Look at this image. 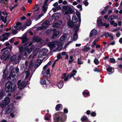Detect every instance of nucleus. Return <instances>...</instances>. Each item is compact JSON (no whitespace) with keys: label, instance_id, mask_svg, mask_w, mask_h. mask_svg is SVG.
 <instances>
[{"label":"nucleus","instance_id":"obj_1","mask_svg":"<svg viewBox=\"0 0 122 122\" xmlns=\"http://www.w3.org/2000/svg\"><path fill=\"white\" fill-rule=\"evenodd\" d=\"M67 116L62 112H59L56 113L55 122H64L66 120Z\"/></svg>","mask_w":122,"mask_h":122},{"label":"nucleus","instance_id":"obj_2","mask_svg":"<svg viewBox=\"0 0 122 122\" xmlns=\"http://www.w3.org/2000/svg\"><path fill=\"white\" fill-rule=\"evenodd\" d=\"M16 88L15 84L8 81L5 84V89L6 92H12L15 90Z\"/></svg>","mask_w":122,"mask_h":122},{"label":"nucleus","instance_id":"obj_3","mask_svg":"<svg viewBox=\"0 0 122 122\" xmlns=\"http://www.w3.org/2000/svg\"><path fill=\"white\" fill-rule=\"evenodd\" d=\"M77 72V71L75 69H74L73 70L72 73L70 75L68 74L66 76V73H64L61 76L62 79L64 78V81H68V78H70L76 75Z\"/></svg>","mask_w":122,"mask_h":122},{"label":"nucleus","instance_id":"obj_4","mask_svg":"<svg viewBox=\"0 0 122 122\" xmlns=\"http://www.w3.org/2000/svg\"><path fill=\"white\" fill-rule=\"evenodd\" d=\"M63 9L66 10L65 13V15L71 14L73 13L74 10L72 9L70 6L67 5L63 6L62 7Z\"/></svg>","mask_w":122,"mask_h":122},{"label":"nucleus","instance_id":"obj_5","mask_svg":"<svg viewBox=\"0 0 122 122\" xmlns=\"http://www.w3.org/2000/svg\"><path fill=\"white\" fill-rule=\"evenodd\" d=\"M80 25H76L75 27L74 28V30L75 32L74 35V37L73 38V40L76 41L78 37L77 36V32L79 29V27Z\"/></svg>","mask_w":122,"mask_h":122},{"label":"nucleus","instance_id":"obj_6","mask_svg":"<svg viewBox=\"0 0 122 122\" xmlns=\"http://www.w3.org/2000/svg\"><path fill=\"white\" fill-rule=\"evenodd\" d=\"M10 98L8 97H5L4 100L3 102H2V107H4L7 105L10 102Z\"/></svg>","mask_w":122,"mask_h":122},{"label":"nucleus","instance_id":"obj_7","mask_svg":"<svg viewBox=\"0 0 122 122\" xmlns=\"http://www.w3.org/2000/svg\"><path fill=\"white\" fill-rule=\"evenodd\" d=\"M17 84L18 85V88L19 89H21L24 88L26 85V84L24 81L21 82V81L19 80L18 81Z\"/></svg>","mask_w":122,"mask_h":122},{"label":"nucleus","instance_id":"obj_8","mask_svg":"<svg viewBox=\"0 0 122 122\" xmlns=\"http://www.w3.org/2000/svg\"><path fill=\"white\" fill-rule=\"evenodd\" d=\"M52 36L51 37L52 39L56 38L60 33L59 30H56V29H53L52 31Z\"/></svg>","mask_w":122,"mask_h":122},{"label":"nucleus","instance_id":"obj_9","mask_svg":"<svg viewBox=\"0 0 122 122\" xmlns=\"http://www.w3.org/2000/svg\"><path fill=\"white\" fill-rule=\"evenodd\" d=\"M62 23V22L61 20H58L57 22L55 23L52 25V27L53 28H60V25Z\"/></svg>","mask_w":122,"mask_h":122},{"label":"nucleus","instance_id":"obj_10","mask_svg":"<svg viewBox=\"0 0 122 122\" xmlns=\"http://www.w3.org/2000/svg\"><path fill=\"white\" fill-rule=\"evenodd\" d=\"M13 108V107L12 105H10L5 109V111L7 114L10 112Z\"/></svg>","mask_w":122,"mask_h":122},{"label":"nucleus","instance_id":"obj_11","mask_svg":"<svg viewBox=\"0 0 122 122\" xmlns=\"http://www.w3.org/2000/svg\"><path fill=\"white\" fill-rule=\"evenodd\" d=\"M20 38L22 40V43H23L27 42L28 39L26 37V33L24 34L22 37H20Z\"/></svg>","mask_w":122,"mask_h":122},{"label":"nucleus","instance_id":"obj_12","mask_svg":"<svg viewBox=\"0 0 122 122\" xmlns=\"http://www.w3.org/2000/svg\"><path fill=\"white\" fill-rule=\"evenodd\" d=\"M76 14L78 17V20L79 22L78 24L76 25H80L81 21V14L80 12H79V11H76Z\"/></svg>","mask_w":122,"mask_h":122},{"label":"nucleus","instance_id":"obj_13","mask_svg":"<svg viewBox=\"0 0 122 122\" xmlns=\"http://www.w3.org/2000/svg\"><path fill=\"white\" fill-rule=\"evenodd\" d=\"M100 18H101V17H99V18H98L97 20V22L98 25L99 26L101 27L102 26V19Z\"/></svg>","mask_w":122,"mask_h":122},{"label":"nucleus","instance_id":"obj_14","mask_svg":"<svg viewBox=\"0 0 122 122\" xmlns=\"http://www.w3.org/2000/svg\"><path fill=\"white\" fill-rule=\"evenodd\" d=\"M97 33V31L96 30L93 29L91 31L90 34L89 36L90 37H92V36H95L96 35Z\"/></svg>","mask_w":122,"mask_h":122},{"label":"nucleus","instance_id":"obj_15","mask_svg":"<svg viewBox=\"0 0 122 122\" xmlns=\"http://www.w3.org/2000/svg\"><path fill=\"white\" fill-rule=\"evenodd\" d=\"M2 14L1 11H0V19L4 23H5L6 21V19L7 18V16H6L4 18V17L2 15Z\"/></svg>","mask_w":122,"mask_h":122},{"label":"nucleus","instance_id":"obj_16","mask_svg":"<svg viewBox=\"0 0 122 122\" xmlns=\"http://www.w3.org/2000/svg\"><path fill=\"white\" fill-rule=\"evenodd\" d=\"M46 27V22L45 21L44 23L41 25V27H39L36 28V31H38L40 30H41L45 28Z\"/></svg>","mask_w":122,"mask_h":122},{"label":"nucleus","instance_id":"obj_17","mask_svg":"<svg viewBox=\"0 0 122 122\" xmlns=\"http://www.w3.org/2000/svg\"><path fill=\"white\" fill-rule=\"evenodd\" d=\"M56 85L59 88H61L64 85L63 81H61L58 82L56 84Z\"/></svg>","mask_w":122,"mask_h":122},{"label":"nucleus","instance_id":"obj_18","mask_svg":"<svg viewBox=\"0 0 122 122\" xmlns=\"http://www.w3.org/2000/svg\"><path fill=\"white\" fill-rule=\"evenodd\" d=\"M10 34V33H6L5 34H3L2 35V36L3 38V39L2 40H1V41H3L7 39V37Z\"/></svg>","mask_w":122,"mask_h":122},{"label":"nucleus","instance_id":"obj_19","mask_svg":"<svg viewBox=\"0 0 122 122\" xmlns=\"http://www.w3.org/2000/svg\"><path fill=\"white\" fill-rule=\"evenodd\" d=\"M74 23L72 21H69L68 22L67 25L70 27H71V28H72L74 27H75V26L74 24Z\"/></svg>","mask_w":122,"mask_h":122},{"label":"nucleus","instance_id":"obj_20","mask_svg":"<svg viewBox=\"0 0 122 122\" xmlns=\"http://www.w3.org/2000/svg\"><path fill=\"white\" fill-rule=\"evenodd\" d=\"M42 62V61L41 60L39 59L38 60L35 65V67L36 68H37L41 63Z\"/></svg>","mask_w":122,"mask_h":122},{"label":"nucleus","instance_id":"obj_21","mask_svg":"<svg viewBox=\"0 0 122 122\" xmlns=\"http://www.w3.org/2000/svg\"><path fill=\"white\" fill-rule=\"evenodd\" d=\"M55 43L54 41L51 42H50L48 45L50 48L53 49L55 46Z\"/></svg>","mask_w":122,"mask_h":122},{"label":"nucleus","instance_id":"obj_22","mask_svg":"<svg viewBox=\"0 0 122 122\" xmlns=\"http://www.w3.org/2000/svg\"><path fill=\"white\" fill-rule=\"evenodd\" d=\"M42 12L45 13L46 11V0H45L44 3L42 5Z\"/></svg>","mask_w":122,"mask_h":122},{"label":"nucleus","instance_id":"obj_23","mask_svg":"<svg viewBox=\"0 0 122 122\" xmlns=\"http://www.w3.org/2000/svg\"><path fill=\"white\" fill-rule=\"evenodd\" d=\"M33 41L37 42H39L41 40L39 37L37 36L33 37Z\"/></svg>","mask_w":122,"mask_h":122},{"label":"nucleus","instance_id":"obj_24","mask_svg":"<svg viewBox=\"0 0 122 122\" xmlns=\"http://www.w3.org/2000/svg\"><path fill=\"white\" fill-rule=\"evenodd\" d=\"M81 120L82 122H87L88 121L87 117L85 116L82 117L81 118Z\"/></svg>","mask_w":122,"mask_h":122},{"label":"nucleus","instance_id":"obj_25","mask_svg":"<svg viewBox=\"0 0 122 122\" xmlns=\"http://www.w3.org/2000/svg\"><path fill=\"white\" fill-rule=\"evenodd\" d=\"M20 52V54H21L24 51L25 49H24L23 47L21 46L20 45L19 46H18Z\"/></svg>","mask_w":122,"mask_h":122},{"label":"nucleus","instance_id":"obj_26","mask_svg":"<svg viewBox=\"0 0 122 122\" xmlns=\"http://www.w3.org/2000/svg\"><path fill=\"white\" fill-rule=\"evenodd\" d=\"M72 21L73 23H77L78 21V19L76 16H72Z\"/></svg>","mask_w":122,"mask_h":122},{"label":"nucleus","instance_id":"obj_27","mask_svg":"<svg viewBox=\"0 0 122 122\" xmlns=\"http://www.w3.org/2000/svg\"><path fill=\"white\" fill-rule=\"evenodd\" d=\"M50 70L49 69H48L46 70V78L50 77H51V74H50Z\"/></svg>","mask_w":122,"mask_h":122},{"label":"nucleus","instance_id":"obj_28","mask_svg":"<svg viewBox=\"0 0 122 122\" xmlns=\"http://www.w3.org/2000/svg\"><path fill=\"white\" fill-rule=\"evenodd\" d=\"M83 95L84 97H86V96H89V93L88 92H86L85 91H84L83 92Z\"/></svg>","mask_w":122,"mask_h":122},{"label":"nucleus","instance_id":"obj_29","mask_svg":"<svg viewBox=\"0 0 122 122\" xmlns=\"http://www.w3.org/2000/svg\"><path fill=\"white\" fill-rule=\"evenodd\" d=\"M32 44V42L28 43H25L24 44V46L25 47V49L28 48V47L30 46Z\"/></svg>","mask_w":122,"mask_h":122},{"label":"nucleus","instance_id":"obj_30","mask_svg":"<svg viewBox=\"0 0 122 122\" xmlns=\"http://www.w3.org/2000/svg\"><path fill=\"white\" fill-rule=\"evenodd\" d=\"M108 67H106V70L107 72H112V67L108 65Z\"/></svg>","mask_w":122,"mask_h":122},{"label":"nucleus","instance_id":"obj_31","mask_svg":"<svg viewBox=\"0 0 122 122\" xmlns=\"http://www.w3.org/2000/svg\"><path fill=\"white\" fill-rule=\"evenodd\" d=\"M61 106H62V105L61 104L57 105L55 107L56 110L57 111H58Z\"/></svg>","mask_w":122,"mask_h":122},{"label":"nucleus","instance_id":"obj_32","mask_svg":"<svg viewBox=\"0 0 122 122\" xmlns=\"http://www.w3.org/2000/svg\"><path fill=\"white\" fill-rule=\"evenodd\" d=\"M43 70L42 71V74L43 75V76H45V77L46 76V65L45 66L43 67Z\"/></svg>","mask_w":122,"mask_h":122},{"label":"nucleus","instance_id":"obj_33","mask_svg":"<svg viewBox=\"0 0 122 122\" xmlns=\"http://www.w3.org/2000/svg\"><path fill=\"white\" fill-rule=\"evenodd\" d=\"M16 57V56L15 55L12 56L10 58V62H11L13 61L15 59Z\"/></svg>","mask_w":122,"mask_h":122},{"label":"nucleus","instance_id":"obj_34","mask_svg":"<svg viewBox=\"0 0 122 122\" xmlns=\"http://www.w3.org/2000/svg\"><path fill=\"white\" fill-rule=\"evenodd\" d=\"M69 58L71 60L69 61L68 63L70 64L74 61V59L73 58V56H70Z\"/></svg>","mask_w":122,"mask_h":122},{"label":"nucleus","instance_id":"obj_35","mask_svg":"<svg viewBox=\"0 0 122 122\" xmlns=\"http://www.w3.org/2000/svg\"><path fill=\"white\" fill-rule=\"evenodd\" d=\"M66 38V36L65 35H63L60 38V40L62 42L64 41L65 40V39Z\"/></svg>","mask_w":122,"mask_h":122},{"label":"nucleus","instance_id":"obj_36","mask_svg":"<svg viewBox=\"0 0 122 122\" xmlns=\"http://www.w3.org/2000/svg\"><path fill=\"white\" fill-rule=\"evenodd\" d=\"M81 57L80 58H78V59L77 60L78 62L77 64L78 65L81 64L83 63V62H82L81 60Z\"/></svg>","mask_w":122,"mask_h":122},{"label":"nucleus","instance_id":"obj_37","mask_svg":"<svg viewBox=\"0 0 122 122\" xmlns=\"http://www.w3.org/2000/svg\"><path fill=\"white\" fill-rule=\"evenodd\" d=\"M90 49V48L89 47H86L83 48L82 50L84 52H87Z\"/></svg>","mask_w":122,"mask_h":122},{"label":"nucleus","instance_id":"obj_38","mask_svg":"<svg viewBox=\"0 0 122 122\" xmlns=\"http://www.w3.org/2000/svg\"><path fill=\"white\" fill-rule=\"evenodd\" d=\"M46 117H46V120L49 121L50 120V118L51 117V115L49 113L47 114H46Z\"/></svg>","mask_w":122,"mask_h":122},{"label":"nucleus","instance_id":"obj_39","mask_svg":"<svg viewBox=\"0 0 122 122\" xmlns=\"http://www.w3.org/2000/svg\"><path fill=\"white\" fill-rule=\"evenodd\" d=\"M7 68H6L3 71V73L5 75L7 74L8 73V72H10V70L8 71V70L7 69Z\"/></svg>","mask_w":122,"mask_h":122},{"label":"nucleus","instance_id":"obj_40","mask_svg":"<svg viewBox=\"0 0 122 122\" xmlns=\"http://www.w3.org/2000/svg\"><path fill=\"white\" fill-rule=\"evenodd\" d=\"M25 73L26 74V76H25V78L27 79L29 77V72L28 71H25Z\"/></svg>","mask_w":122,"mask_h":122},{"label":"nucleus","instance_id":"obj_41","mask_svg":"<svg viewBox=\"0 0 122 122\" xmlns=\"http://www.w3.org/2000/svg\"><path fill=\"white\" fill-rule=\"evenodd\" d=\"M94 62V63L96 65H98L99 63L98 60L96 58L95 59Z\"/></svg>","mask_w":122,"mask_h":122},{"label":"nucleus","instance_id":"obj_42","mask_svg":"<svg viewBox=\"0 0 122 122\" xmlns=\"http://www.w3.org/2000/svg\"><path fill=\"white\" fill-rule=\"evenodd\" d=\"M109 62L111 63H115L116 62V61L114 58H111Z\"/></svg>","mask_w":122,"mask_h":122},{"label":"nucleus","instance_id":"obj_43","mask_svg":"<svg viewBox=\"0 0 122 122\" xmlns=\"http://www.w3.org/2000/svg\"><path fill=\"white\" fill-rule=\"evenodd\" d=\"M96 113L95 112H92L91 114V116L92 117H95L96 115Z\"/></svg>","mask_w":122,"mask_h":122},{"label":"nucleus","instance_id":"obj_44","mask_svg":"<svg viewBox=\"0 0 122 122\" xmlns=\"http://www.w3.org/2000/svg\"><path fill=\"white\" fill-rule=\"evenodd\" d=\"M5 94L4 92L1 91L0 94V100L1 99L3 98V97Z\"/></svg>","mask_w":122,"mask_h":122},{"label":"nucleus","instance_id":"obj_45","mask_svg":"<svg viewBox=\"0 0 122 122\" xmlns=\"http://www.w3.org/2000/svg\"><path fill=\"white\" fill-rule=\"evenodd\" d=\"M31 21L29 20L28 21L25 23V25L27 26H29L31 23Z\"/></svg>","mask_w":122,"mask_h":122},{"label":"nucleus","instance_id":"obj_46","mask_svg":"<svg viewBox=\"0 0 122 122\" xmlns=\"http://www.w3.org/2000/svg\"><path fill=\"white\" fill-rule=\"evenodd\" d=\"M93 70L95 72H100V70L99 69L97 68L96 67H94L93 69Z\"/></svg>","mask_w":122,"mask_h":122},{"label":"nucleus","instance_id":"obj_47","mask_svg":"<svg viewBox=\"0 0 122 122\" xmlns=\"http://www.w3.org/2000/svg\"><path fill=\"white\" fill-rule=\"evenodd\" d=\"M59 14L58 13H54L53 15V16H55V17L56 18H58L59 17Z\"/></svg>","mask_w":122,"mask_h":122},{"label":"nucleus","instance_id":"obj_48","mask_svg":"<svg viewBox=\"0 0 122 122\" xmlns=\"http://www.w3.org/2000/svg\"><path fill=\"white\" fill-rule=\"evenodd\" d=\"M50 20L52 21L54 20H55L56 19V18L55 17V16H53V15L51 16L50 17Z\"/></svg>","mask_w":122,"mask_h":122},{"label":"nucleus","instance_id":"obj_49","mask_svg":"<svg viewBox=\"0 0 122 122\" xmlns=\"http://www.w3.org/2000/svg\"><path fill=\"white\" fill-rule=\"evenodd\" d=\"M33 65L32 62V61H30L29 63L28 68L29 69L31 68L33 66Z\"/></svg>","mask_w":122,"mask_h":122},{"label":"nucleus","instance_id":"obj_50","mask_svg":"<svg viewBox=\"0 0 122 122\" xmlns=\"http://www.w3.org/2000/svg\"><path fill=\"white\" fill-rule=\"evenodd\" d=\"M40 83L42 84H45L46 83L45 80L44 79L40 81Z\"/></svg>","mask_w":122,"mask_h":122},{"label":"nucleus","instance_id":"obj_51","mask_svg":"<svg viewBox=\"0 0 122 122\" xmlns=\"http://www.w3.org/2000/svg\"><path fill=\"white\" fill-rule=\"evenodd\" d=\"M1 14H3L4 15H6V16H7V15H8V13L6 11H5V12L3 11H1Z\"/></svg>","mask_w":122,"mask_h":122},{"label":"nucleus","instance_id":"obj_52","mask_svg":"<svg viewBox=\"0 0 122 122\" xmlns=\"http://www.w3.org/2000/svg\"><path fill=\"white\" fill-rule=\"evenodd\" d=\"M25 49L26 50V51H27L29 53H30L32 51L30 48H27Z\"/></svg>","mask_w":122,"mask_h":122},{"label":"nucleus","instance_id":"obj_53","mask_svg":"<svg viewBox=\"0 0 122 122\" xmlns=\"http://www.w3.org/2000/svg\"><path fill=\"white\" fill-rule=\"evenodd\" d=\"M11 32L13 34L15 35L18 32L16 30L14 29L12 30Z\"/></svg>","mask_w":122,"mask_h":122},{"label":"nucleus","instance_id":"obj_54","mask_svg":"<svg viewBox=\"0 0 122 122\" xmlns=\"http://www.w3.org/2000/svg\"><path fill=\"white\" fill-rule=\"evenodd\" d=\"M83 4L86 6H87L89 4L88 2L86 0H84L83 2Z\"/></svg>","mask_w":122,"mask_h":122},{"label":"nucleus","instance_id":"obj_55","mask_svg":"<svg viewBox=\"0 0 122 122\" xmlns=\"http://www.w3.org/2000/svg\"><path fill=\"white\" fill-rule=\"evenodd\" d=\"M110 34L107 32H105L104 34V35L106 38H107L109 36Z\"/></svg>","mask_w":122,"mask_h":122},{"label":"nucleus","instance_id":"obj_56","mask_svg":"<svg viewBox=\"0 0 122 122\" xmlns=\"http://www.w3.org/2000/svg\"><path fill=\"white\" fill-rule=\"evenodd\" d=\"M9 53V51L8 50H6L4 51L3 54L6 56Z\"/></svg>","mask_w":122,"mask_h":122},{"label":"nucleus","instance_id":"obj_57","mask_svg":"<svg viewBox=\"0 0 122 122\" xmlns=\"http://www.w3.org/2000/svg\"><path fill=\"white\" fill-rule=\"evenodd\" d=\"M57 58L58 60L62 58V57L60 54H58L57 56Z\"/></svg>","mask_w":122,"mask_h":122},{"label":"nucleus","instance_id":"obj_58","mask_svg":"<svg viewBox=\"0 0 122 122\" xmlns=\"http://www.w3.org/2000/svg\"><path fill=\"white\" fill-rule=\"evenodd\" d=\"M63 113L64 114L65 113H68V110L66 108H64V110Z\"/></svg>","mask_w":122,"mask_h":122},{"label":"nucleus","instance_id":"obj_59","mask_svg":"<svg viewBox=\"0 0 122 122\" xmlns=\"http://www.w3.org/2000/svg\"><path fill=\"white\" fill-rule=\"evenodd\" d=\"M96 43L94 41H93L92 44V47L93 48L95 47V45H96Z\"/></svg>","mask_w":122,"mask_h":122},{"label":"nucleus","instance_id":"obj_60","mask_svg":"<svg viewBox=\"0 0 122 122\" xmlns=\"http://www.w3.org/2000/svg\"><path fill=\"white\" fill-rule=\"evenodd\" d=\"M40 9V7H37V8L34 10V12L35 13H36L37 12H38Z\"/></svg>","mask_w":122,"mask_h":122},{"label":"nucleus","instance_id":"obj_61","mask_svg":"<svg viewBox=\"0 0 122 122\" xmlns=\"http://www.w3.org/2000/svg\"><path fill=\"white\" fill-rule=\"evenodd\" d=\"M39 50V49L38 48H36L34 50V53H36Z\"/></svg>","mask_w":122,"mask_h":122},{"label":"nucleus","instance_id":"obj_62","mask_svg":"<svg viewBox=\"0 0 122 122\" xmlns=\"http://www.w3.org/2000/svg\"><path fill=\"white\" fill-rule=\"evenodd\" d=\"M56 7V9L57 10H60L61 9V7L60 6V5L57 6V7Z\"/></svg>","mask_w":122,"mask_h":122},{"label":"nucleus","instance_id":"obj_63","mask_svg":"<svg viewBox=\"0 0 122 122\" xmlns=\"http://www.w3.org/2000/svg\"><path fill=\"white\" fill-rule=\"evenodd\" d=\"M109 38L112 40H113L114 39V38L113 36L111 34H110Z\"/></svg>","mask_w":122,"mask_h":122},{"label":"nucleus","instance_id":"obj_64","mask_svg":"<svg viewBox=\"0 0 122 122\" xmlns=\"http://www.w3.org/2000/svg\"><path fill=\"white\" fill-rule=\"evenodd\" d=\"M115 44V42L114 41H112L111 42L110 44V45H114Z\"/></svg>","mask_w":122,"mask_h":122}]
</instances>
